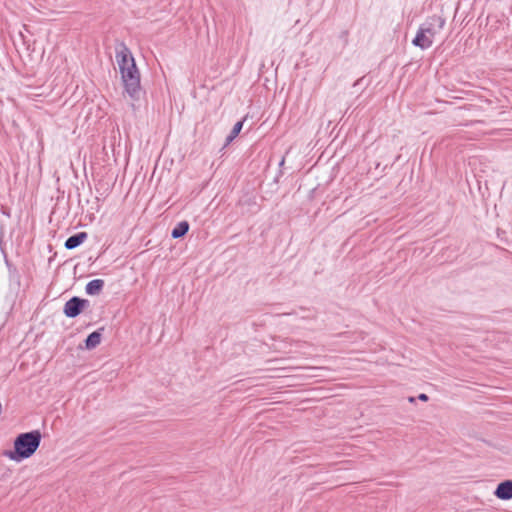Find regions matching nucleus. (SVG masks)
<instances>
[{"instance_id":"obj_1","label":"nucleus","mask_w":512,"mask_h":512,"mask_svg":"<svg viewBox=\"0 0 512 512\" xmlns=\"http://www.w3.org/2000/svg\"><path fill=\"white\" fill-rule=\"evenodd\" d=\"M115 58L121 74L125 95L131 100V106L135 109V102L142 95L140 86V72L130 49L124 43H118L115 47Z\"/></svg>"},{"instance_id":"obj_2","label":"nucleus","mask_w":512,"mask_h":512,"mask_svg":"<svg viewBox=\"0 0 512 512\" xmlns=\"http://www.w3.org/2000/svg\"><path fill=\"white\" fill-rule=\"evenodd\" d=\"M41 442V433L32 431L18 435L14 441V451L6 452L5 455L16 462L32 456Z\"/></svg>"},{"instance_id":"obj_3","label":"nucleus","mask_w":512,"mask_h":512,"mask_svg":"<svg viewBox=\"0 0 512 512\" xmlns=\"http://www.w3.org/2000/svg\"><path fill=\"white\" fill-rule=\"evenodd\" d=\"M445 25V19L439 15L428 17L426 21L418 28L417 32H437L442 30Z\"/></svg>"},{"instance_id":"obj_4","label":"nucleus","mask_w":512,"mask_h":512,"mask_svg":"<svg viewBox=\"0 0 512 512\" xmlns=\"http://www.w3.org/2000/svg\"><path fill=\"white\" fill-rule=\"evenodd\" d=\"M87 303L86 300H82L78 297H73L64 306V313L67 317L73 318L79 315Z\"/></svg>"},{"instance_id":"obj_5","label":"nucleus","mask_w":512,"mask_h":512,"mask_svg":"<svg viewBox=\"0 0 512 512\" xmlns=\"http://www.w3.org/2000/svg\"><path fill=\"white\" fill-rule=\"evenodd\" d=\"M494 496L505 501L512 499V480L500 482L494 491Z\"/></svg>"},{"instance_id":"obj_6","label":"nucleus","mask_w":512,"mask_h":512,"mask_svg":"<svg viewBox=\"0 0 512 512\" xmlns=\"http://www.w3.org/2000/svg\"><path fill=\"white\" fill-rule=\"evenodd\" d=\"M86 238L87 234L85 232L75 234L66 240L65 247L67 249H74L78 247L80 244H82Z\"/></svg>"},{"instance_id":"obj_7","label":"nucleus","mask_w":512,"mask_h":512,"mask_svg":"<svg viewBox=\"0 0 512 512\" xmlns=\"http://www.w3.org/2000/svg\"><path fill=\"white\" fill-rule=\"evenodd\" d=\"M412 43L421 49H425L431 46L432 40L427 34H416L412 39Z\"/></svg>"},{"instance_id":"obj_8","label":"nucleus","mask_w":512,"mask_h":512,"mask_svg":"<svg viewBox=\"0 0 512 512\" xmlns=\"http://www.w3.org/2000/svg\"><path fill=\"white\" fill-rule=\"evenodd\" d=\"M103 285L104 281L101 279L92 280L86 285V293L89 295H97L102 290Z\"/></svg>"},{"instance_id":"obj_9","label":"nucleus","mask_w":512,"mask_h":512,"mask_svg":"<svg viewBox=\"0 0 512 512\" xmlns=\"http://www.w3.org/2000/svg\"><path fill=\"white\" fill-rule=\"evenodd\" d=\"M101 342V334L99 331H95L91 333L86 341H85V348L88 350H92L95 347H97Z\"/></svg>"},{"instance_id":"obj_10","label":"nucleus","mask_w":512,"mask_h":512,"mask_svg":"<svg viewBox=\"0 0 512 512\" xmlns=\"http://www.w3.org/2000/svg\"><path fill=\"white\" fill-rule=\"evenodd\" d=\"M189 230V224L186 221H182L176 225V227L172 230L173 238H180L184 236Z\"/></svg>"},{"instance_id":"obj_11","label":"nucleus","mask_w":512,"mask_h":512,"mask_svg":"<svg viewBox=\"0 0 512 512\" xmlns=\"http://www.w3.org/2000/svg\"><path fill=\"white\" fill-rule=\"evenodd\" d=\"M242 127H243V121H238L234 125V127H233L231 133L229 134V136L227 137V139H226L227 143L232 142L233 139L237 137V135L240 133Z\"/></svg>"},{"instance_id":"obj_12","label":"nucleus","mask_w":512,"mask_h":512,"mask_svg":"<svg viewBox=\"0 0 512 512\" xmlns=\"http://www.w3.org/2000/svg\"><path fill=\"white\" fill-rule=\"evenodd\" d=\"M418 399L421 400V401H427L428 400V396L424 393L420 394L418 396Z\"/></svg>"},{"instance_id":"obj_13","label":"nucleus","mask_w":512,"mask_h":512,"mask_svg":"<svg viewBox=\"0 0 512 512\" xmlns=\"http://www.w3.org/2000/svg\"><path fill=\"white\" fill-rule=\"evenodd\" d=\"M409 401H410V402H414V398H413V397H410V398H409Z\"/></svg>"}]
</instances>
